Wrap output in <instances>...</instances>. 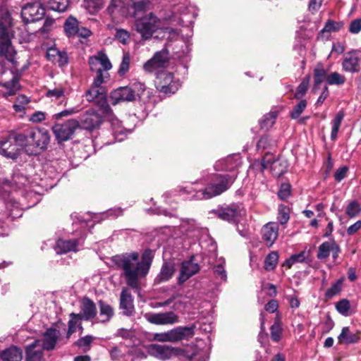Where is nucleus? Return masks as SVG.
<instances>
[{"label":"nucleus","instance_id":"nucleus-1","mask_svg":"<svg viewBox=\"0 0 361 361\" xmlns=\"http://www.w3.org/2000/svg\"><path fill=\"white\" fill-rule=\"evenodd\" d=\"M148 256L149 253L145 252L142 260L139 261L138 253L133 252L116 255L112 258V261L123 271L127 284L137 288L139 279L145 276L149 269L151 259Z\"/></svg>","mask_w":361,"mask_h":361},{"label":"nucleus","instance_id":"nucleus-2","mask_svg":"<svg viewBox=\"0 0 361 361\" xmlns=\"http://www.w3.org/2000/svg\"><path fill=\"white\" fill-rule=\"evenodd\" d=\"M14 139L26 154L34 155L47 148L50 135L45 128H34L16 134Z\"/></svg>","mask_w":361,"mask_h":361},{"label":"nucleus","instance_id":"nucleus-3","mask_svg":"<svg viewBox=\"0 0 361 361\" xmlns=\"http://www.w3.org/2000/svg\"><path fill=\"white\" fill-rule=\"evenodd\" d=\"M0 18V57L13 63L16 51L11 43L12 20L6 10L1 11Z\"/></svg>","mask_w":361,"mask_h":361},{"label":"nucleus","instance_id":"nucleus-4","mask_svg":"<svg viewBox=\"0 0 361 361\" xmlns=\"http://www.w3.org/2000/svg\"><path fill=\"white\" fill-rule=\"evenodd\" d=\"M236 174L218 175L208 186L197 193L198 198L209 199L217 196L226 191L233 183L236 178Z\"/></svg>","mask_w":361,"mask_h":361},{"label":"nucleus","instance_id":"nucleus-5","mask_svg":"<svg viewBox=\"0 0 361 361\" xmlns=\"http://www.w3.org/2000/svg\"><path fill=\"white\" fill-rule=\"evenodd\" d=\"M195 325L190 326H178L164 333H156L154 339L159 342H178L188 340L195 334Z\"/></svg>","mask_w":361,"mask_h":361},{"label":"nucleus","instance_id":"nucleus-6","mask_svg":"<svg viewBox=\"0 0 361 361\" xmlns=\"http://www.w3.org/2000/svg\"><path fill=\"white\" fill-rule=\"evenodd\" d=\"M89 65L90 71L95 73L94 78L109 80V74L108 71L111 69L112 65L108 56L102 51L89 58Z\"/></svg>","mask_w":361,"mask_h":361},{"label":"nucleus","instance_id":"nucleus-7","mask_svg":"<svg viewBox=\"0 0 361 361\" xmlns=\"http://www.w3.org/2000/svg\"><path fill=\"white\" fill-rule=\"evenodd\" d=\"M160 20L152 13L135 20V27L142 38L149 39L160 28Z\"/></svg>","mask_w":361,"mask_h":361},{"label":"nucleus","instance_id":"nucleus-8","mask_svg":"<svg viewBox=\"0 0 361 361\" xmlns=\"http://www.w3.org/2000/svg\"><path fill=\"white\" fill-rule=\"evenodd\" d=\"M155 85L157 89L165 94H173L180 87L178 81L173 80L172 73L161 71L156 73Z\"/></svg>","mask_w":361,"mask_h":361},{"label":"nucleus","instance_id":"nucleus-9","mask_svg":"<svg viewBox=\"0 0 361 361\" xmlns=\"http://www.w3.org/2000/svg\"><path fill=\"white\" fill-rule=\"evenodd\" d=\"M80 126L79 122L75 119H70L63 123H56L52 127V130L59 142L70 140L75 130Z\"/></svg>","mask_w":361,"mask_h":361},{"label":"nucleus","instance_id":"nucleus-10","mask_svg":"<svg viewBox=\"0 0 361 361\" xmlns=\"http://www.w3.org/2000/svg\"><path fill=\"white\" fill-rule=\"evenodd\" d=\"M169 52L163 49L156 52L153 57L146 61L143 65V69L147 73L161 72L169 64Z\"/></svg>","mask_w":361,"mask_h":361},{"label":"nucleus","instance_id":"nucleus-11","mask_svg":"<svg viewBox=\"0 0 361 361\" xmlns=\"http://www.w3.org/2000/svg\"><path fill=\"white\" fill-rule=\"evenodd\" d=\"M17 133H11L6 139L0 142V154L5 157L14 159L23 150L21 145L15 140L14 137Z\"/></svg>","mask_w":361,"mask_h":361},{"label":"nucleus","instance_id":"nucleus-12","mask_svg":"<svg viewBox=\"0 0 361 361\" xmlns=\"http://www.w3.org/2000/svg\"><path fill=\"white\" fill-rule=\"evenodd\" d=\"M45 14V10L40 3L27 4L21 11V16L25 23L41 20Z\"/></svg>","mask_w":361,"mask_h":361},{"label":"nucleus","instance_id":"nucleus-13","mask_svg":"<svg viewBox=\"0 0 361 361\" xmlns=\"http://www.w3.org/2000/svg\"><path fill=\"white\" fill-rule=\"evenodd\" d=\"M107 80H108L100 79L99 78H94L91 87L85 93L86 99L88 102H94L95 99H99L104 104H106V90L103 86V84Z\"/></svg>","mask_w":361,"mask_h":361},{"label":"nucleus","instance_id":"nucleus-14","mask_svg":"<svg viewBox=\"0 0 361 361\" xmlns=\"http://www.w3.org/2000/svg\"><path fill=\"white\" fill-rule=\"evenodd\" d=\"M361 51L352 50L347 52L342 62L343 71L349 73H359L361 70Z\"/></svg>","mask_w":361,"mask_h":361},{"label":"nucleus","instance_id":"nucleus-15","mask_svg":"<svg viewBox=\"0 0 361 361\" xmlns=\"http://www.w3.org/2000/svg\"><path fill=\"white\" fill-rule=\"evenodd\" d=\"M138 93H135V90L130 87H121L111 92L110 101L113 105L120 102H133L135 100Z\"/></svg>","mask_w":361,"mask_h":361},{"label":"nucleus","instance_id":"nucleus-16","mask_svg":"<svg viewBox=\"0 0 361 361\" xmlns=\"http://www.w3.org/2000/svg\"><path fill=\"white\" fill-rule=\"evenodd\" d=\"M149 351L152 355L159 359L167 360L179 355L181 350L167 345L152 344L149 346Z\"/></svg>","mask_w":361,"mask_h":361},{"label":"nucleus","instance_id":"nucleus-17","mask_svg":"<svg viewBox=\"0 0 361 361\" xmlns=\"http://www.w3.org/2000/svg\"><path fill=\"white\" fill-rule=\"evenodd\" d=\"M151 324L157 325L173 324L178 322V317L173 312L152 313L147 316Z\"/></svg>","mask_w":361,"mask_h":361},{"label":"nucleus","instance_id":"nucleus-18","mask_svg":"<svg viewBox=\"0 0 361 361\" xmlns=\"http://www.w3.org/2000/svg\"><path fill=\"white\" fill-rule=\"evenodd\" d=\"M218 216L225 221H235L239 216L245 214L243 207L240 204H232L216 212Z\"/></svg>","mask_w":361,"mask_h":361},{"label":"nucleus","instance_id":"nucleus-19","mask_svg":"<svg viewBox=\"0 0 361 361\" xmlns=\"http://www.w3.org/2000/svg\"><path fill=\"white\" fill-rule=\"evenodd\" d=\"M200 270L198 264L193 260V257L188 261H184L181 264L178 283H183Z\"/></svg>","mask_w":361,"mask_h":361},{"label":"nucleus","instance_id":"nucleus-20","mask_svg":"<svg viewBox=\"0 0 361 361\" xmlns=\"http://www.w3.org/2000/svg\"><path fill=\"white\" fill-rule=\"evenodd\" d=\"M262 239L266 245L271 247L278 238L279 225L276 222H269L262 229Z\"/></svg>","mask_w":361,"mask_h":361},{"label":"nucleus","instance_id":"nucleus-21","mask_svg":"<svg viewBox=\"0 0 361 361\" xmlns=\"http://www.w3.org/2000/svg\"><path fill=\"white\" fill-rule=\"evenodd\" d=\"M40 340H35L25 348V361H42L43 350Z\"/></svg>","mask_w":361,"mask_h":361},{"label":"nucleus","instance_id":"nucleus-22","mask_svg":"<svg viewBox=\"0 0 361 361\" xmlns=\"http://www.w3.org/2000/svg\"><path fill=\"white\" fill-rule=\"evenodd\" d=\"M241 164L239 154H233L216 162L214 167L216 170L233 171Z\"/></svg>","mask_w":361,"mask_h":361},{"label":"nucleus","instance_id":"nucleus-23","mask_svg":"<svg viewBox=\"0 0 361 361\" xmlns=\"http://www.w3.org/2000/svg\"><path fill=\"white\" fill-rule=\"evenodd\" d=\"M60 336L59 331L56 329H48L44 334L42 339L41 341V345L44 350H53L56 344V342Z\"/></svg>","mask_w":361,"mask_h":361},{"label":"nucleus","instance_id":"nucleus-24","mask_svg":"<svg viewBox=\"0 0 361 361\" xmlns=\"http://www.w3.org/2000/svg\"><path fill=\"white\" fill-rule=\"evenodd\" d=\"M101 123V116L94 110L87 111L81 120L82 128L90 130L97 128Z\"/></svg>","mask_w":361,"mask_h":361},{"label":"nucleus","instance_id":"nucleus-25","mask_svg":"<svg viewBox=\"0 0 361 361\" xmlns=\"http://www.w3.org/2000/svg\"><path fill=\"white\" fill-rule=\"evenodd\" d=\"M331 252H332L333 257L336 258L339 252L338 246L333 241L324 242L319 246L317 257L319 259H326Z\"/></svg>","mask_w":361,"mask_h":361},{"label":"nucleus","instance_id":"nucleus-26","mask_svg":"<svg viewBox=\"0 0 361 361\" xmlns=\"http://www.w3.org/2000/svg\"><path fill=\"white\" fill-rule=\"evenodd\" d=\"M360 338V333L359 331H352L349 327L345 326L338 335V340L341 344L349 345L357 343Z\"/></svg>","mask_w":361,"mask_h":361},{"label":"nucleus","instance_id":"nucleus-27","mask_svg":"<svg viewBox=\"0 0 361 361\" xmlns=\"http://www.w3.org/2000/svg\"><path fill=\"white\" fill-rule=\"evenodd\" d=\"M47 57L48 60L54 63H57L61 67L68 63L66 53L62 52L55 47L48 49L47 51Z\"/></svg>","mask_w":361,"mask_h":361},{"label":"nucleus","instance_id":"nucleus-28","mask_svg":"<svg viewBox=\"0 0 361 361\" xmlns=\"http://www.w3.org/2000/svg\"><path fill=\"white\" fill-rule=\"evenodd\" d=\"M78 243L76 240L59 239L55 245V250L58 254L66 253L71 251H77Z\"/></svg>","mask_w":361,"mask_h":361},{"label":"nucleus","instance_id":"nucleus-29","mask_svg":"<svg viewBox=\"0 0 361 361\" xmlns=\"http://www.w3.org/2000/svg\"><path fill=\"white\" fill-rule=\"evenodd\" d=\"M120 308L123 314L131 316L135 313V307L132 295H121Z\"/></svg>","mask_w":361,"mask_h":361},{"label":"nucleus","instance_id":"nucleus-30","mask_svg":"<svg viewBox=\"0 0 361 361\" xmlns=\"http://www.w3.org/2000/svg\"><path fill=\"white\" fill-rule=\"evenodd\" d=\"M80 314L82 318L85 320H90L94 317L97 314V310L94 303L87 298L83 299L82 305L81 307Z\"/></svg>","mask_w":361,"mask_h":361},{"label":"nucleus","instance_id":"nucleus-31","mask_svg":"<svg viewBox=\"0 0 361 361\" xmlns=\"http://www.w3.org/2000/svg\"><path fill=\"white\" fill-rule=\"evenodd\" d=\"M174 272V263L166 262L163 264L160 273L155 280L157 282L168 281L173 275Z\"/></svg>","mask_w":361,"mask_h":361},{"label":"nucleus","instance_id":"nucleus-32","mask_svg":"<svg viewBox=\"0 0 361 361\" xmlns=\"http://www.w3.org/2000/svg\"><path fill=\"white\" fill-rule=\"evenodd\" d=\"M82 316L80 314L71 313L70 314V319L68 321V329L66 334V338H69L71 336L75 333L77 329H79L82 331V327L81 325ZM82 334V332H80Z\"/></svg>","mask_w":361,"mask_h":361},{"label":"nucleus","instance_id":"nucleus-33","mask_svg":"<svg viewBox=\"0 0 361 361\" xmlns=\"http://www.w3.org/2000/svg\"><path fill=\"white\" fill-rule=\"evenodd\" d=\"M0 356L4 361H21L22 352L17 347H11L1 352Z\"/></svg>","mask_w":361,"mask_h":361},{"label":"nucleus","instance_id":"nucleus-34","mask_svg":"<svg viewBox=\"0 0 361 361\" xmlns=\"http://www.w3.org/2000/svg\"><path fill=\"white\" fill-rule=\"evenodd\" d=\"M99 322L105 323L109 322L114 316V311L113 307L102 301H99Z\"/></svg>","mask_w":361,"mask_h":361},{"label":"nucleus","instance_id":"nucleus-35","mask_svg":"<svg viewBox=\"0 0 361 361\" xmlns=\"http://www.w3.org/2000/svg\"><path fill=\"white\" fill-rule=\"evenodd\" d=\"M66 90V88L59 85L52 89H49L46 92V96L51 100H57L65 97Z\"/></svg>","mask_w":361,"mask_h":361},{"label":"nucleus","instance_id":"nucleus-36","mask_svg":"<svg viewBox=\"0 0 361 361\" xmlns=\"http://www.w3.org/2000/svg\"><path fill=\"white\" fill-rule=\"evenodd\" d=\"M69 4V0H48V7L56 11L63 12L65 11Z\"/></svg>","mask_w":361,"mask_h":361},{"label":"nucleus","instance_id":"nucleus-37","mask_svg":"<svg viewBox=\"0 0 361 361\" xmlns=\"http://www.w3.org/2000/svg\"><path fill=\"white\" fill-rule=\"evenodd\" d=\"M78 27V22L76 18L73 17H69L65 23L64 29L66 34L71 36H75L77 34Z\"/></svg>","mask_w":361,"mask_h":361},{"label":"nucleus","instance_id":"nucleus-38","mask_svg":"<svg viewBox=\"0 0 361 361\" xmlns=\"http://www.w3.org/2000/svg\"><path fill=\"white\" fill-rule=\"evenodd\" d=\"M279 262V255L277 252H271L269 253L264 261V269L267 271H273Z\"/></svg>","mask_w":361,"mask_h":361},{"label":"nucleus","instance_id":"nucleus-39","mask_svg":"<svg viewBox=\"0 0 361 361\" xmlns=\"http://www.w3.org/2000/svg\"><path fill=\"white\" fill-rule=\"evenodd\" d=\"M336 310L345 317L350 316L352 314L351 305L346 299H342L336 304Z\"/></svg>","mask_w":361,"mask_h":361},{"label":"nucleus","instance_id":"nucleus-40","mask_svg":"<svg viewBox=\"0 0 361 361\" xmlns=\"http://www.w3.org/2000/svg\"><path fill=\"white\" fill-rule=\"evenodd\" d=\"M326 71L321 66L317 67L314 71V85L313 87V91H315L317 87L326 80Z\"/></svg>","mask_w":361,"mask_h":361},{"label":"nucleus","instance_id":"nucleus-41","mask_svg":"<svg viewBox=\"0 0 361 361\" xmlns=\"http://www.w3.org/2000/svg\"><path fill=\"white\" fill-rule=\"evenodd\" d=\"M277 116L278 113L276 111L266 114L260 122L261 128L266 130L271 128L274 124Z\"/></svg>","mask_w":361,"mask_h":361},{"label":"nucleus","instance_id":"nucleus-42","mask_svg":"<svg viewBox=\"0 0 361 361\" xmlns=\"http://www.w3.org/2000/svg\"><path fill=\"white\" fill-rule=\"evenodd\" d=\"M326 82L330 85H341L345 82V78L338 72H333L327 75Z\"/></svg>","mask_w":361,"mask_h":361},{"label":"nucleus","instance_id":"nucleus-43","mask_svg":"<svg viewBox=\"0 0 361 361\" xmlns=\"http://www.w3.org/2000/svg\"><path fill=\"white\" fill-rule=\"evenodd\" d=\"M310 80V75H307L302 79L295 93L294 97L295 99H300L305 94L309 87Z\"/></svg>","mask_w":361,"mask_h":361},{"label":"nucleus","instance_id":"nucleus-44","mask_svg":"<svg viewBox=\"0 0 361 361\" xmlns=\"http://www.w3.org/2000/svg\"><path fill=\"white\" fill-rule=\"evenodd\" d=\"M343 118V114L339 112L335 117V118L332 121V130L331 133V140H335L337 137V133L339 130V128L341 124V121Z\"/></svg>","mask_w":361,"mask_h":361},{"label":"nucleus","instance_id":"nucleus-45","mask_svg":"<svg viewBox=\"0 0 361 361\" xmlns=\"http://www.w3.org/2000/svg\"><path fill=\"white\" fill-rule=\"evenodd\" d=\"M224 259H221L219 263L214 265L213 267L216 276L223 281H225L227 279V274L224 269Z\"/></svg>","mask_w":361,"mask_h":361},{"label":"nucleus","instance_id":"nucleus-46","mask_svg":"<svg viewBox=\"0 0 361 361\" xmlns=\"http://www.w3.org/2000/svg\"><path fill=\"white\" fill-rule=\"evenodd\" d=\"M343 27V22H336L331 20H329L324 28L322 30V32H336L340 30Z\"/></svg>","mask_w":361,"mask_h":361},{"label":"nucleus","instance_id":"nucleus-47","mask_svg":"<svg viewBox=\"0 0 361 361\" xmlns=\"http://www.w3.org/2000/svg\"><path fill=\"white\" fill-rule=\"evenodd\" d=\"M277 219L281 224H286L290 219L289 208L283 204L279 205Z\"/></svg>","mask_w":361,"mask_h":361},{"label":"nucleus","instance_id":"nucleus-48","mask_svg":"<svg viewBox=\"0 0 361 361\" xmlns=\"http://www.w3.org/2000/svg\"><path fill=\"white\" fill-rule=\"evenodd\" d=\"M130 62V57L129 53H124L118 69V74L120 75H123L128 71Z\"/></svg>","mask_w":361,"mask_h":361},{"label":"nucleus","instance_id":"nucleus-49","mask_svg":"<svg viewBox=\"0 0 361 361\" xmlns=\"http://www.w3.org/2000/svg\"><path fill=\"white\" fill-rule=\"evenodd\" d=\"M307 106V101L305 99L301 100L290 112V117L293 119L298 118L303 112Z\"/></svg>","mask_w":361,"mask_h":361},{"label":"nucleus","instance_id":"nucleus-50","mask_svg":"<svg viewBox=\"0 0 361 361\" xmlns=\"http://www.w3.org/2000/svg\"><path fill=\"white\" fill-rule=\"evenodd\" d=\"M360 211V205L355 201L351 202L346 208V214L350 217L356 216Z\"/></svg>","mask_w":361,"mask_h":361},{"label":"nucleus","instance_id":"nucleus-51","mask_svg":"<svg viewBox=\"0 0 361 361\" xmlns=\"http://www.w3.org/2000/svg\"><path fill=\"white\" fill-rule=\"evenodd\" d=\"M132 6L136 11H142L149 6V0H131Z\"/></svg>","mask_w":361,"mask_h":361},{"label":"nucleus","instance_id":"nucleus-52","mask_svg":"<svg viewBox=\"0 0 361 361\" xmlns=\"http://www.w3.org/2000/svg\"><path fill=\"white\" fill-rule=\"evenodd\" d=\"M290 195V185L288 183H283L281 185L278 192L279 197L282 200H286Z\"/></svg>","mask_w":361,"mask_h":361},{"label":"nucleus","instance_id":"nucleus-53","mask_svg":"<svg viewBox=\"0 0 361 361\" xmlns=\"http://www.w3.org/2000/svg\"><path fill=\"white\" fill-rule=\"evenodd\" d=\"M116 38L122 44H126L130 39V34L125 30H118L116 33Z\"/></svg>","mask_w":361,"mask_h":361},{"label":"nucleus","instance_id":"nucleus-54","mask_svg":"<svg viewBox=\"0 0 361 361\" xmlns=\"http://www.w3.org/2000/svg\"><path fill=\"white\" fill-rule=\"evenodd\" d=\"M281 334L282 329L279 324H274L271 326V337L273 341H279L281 338Z\"/></svg>","mask_w":361,"mask_h":361},{"label":"nucleus","instance_id":"nucleus-55","mask_svg":"<svg viewBox=\"0 0 361 361\" xmlns=\"http://www.w3.org/2000/svg\"><path fill=\"white\" fill-rule=\"evenodd\" d=\"M85 2L89 9H92V11H94L102 8L104 0H85Z\"/></svg>","mask_w":361,"mask_h":361},{"label":"nucleus","instance_id":"nucleus-56","mask_svg":"<svg viewBox=\"0 0 361 361\" xmlns=\"http://www.w3.org/2000/svg\"><path fill=\"white\" fill-rule=\"evenodd\" d=\"M361 30V18L353 20L349 25V32L353 34H357Z\"/></svg>","mask_w":361,"mask_h":361},{"label":"nucleus","instance_id":"nucleus-57","mask_svg":"<svg viewBox=\"0 0 361 361\" xmlns=\"http://www.w3.org/2000/svg\"><path fill=\"white\" fill-rule=\"evenodd\" d=\"M93 339L94 338L92 336H85L78 339L76 342V345L81 348L89 347Z\"/></svg>","mask_w":361,"mask_h":361},{"label":"nucleus","instance_id":"nucleus-58","mask_svg":"<svg viewBox=\"0 0 361 361\" xmlns=\"http://www.w3.org/2000/svg\"><path fill=\"white\" fill-rule=\"evenodd\" d=\"M4 86L10 89L12 92H15L19 89L18 78L13 76L10 81H7L4 83Z\"/></svg>","mask_w":361,"mask_h":361},{"label":"nucleus","instance_id":"nucleus-59","mask_svg":"<svg viewBox=\"0 0 361 361\" xmlns=\"http://www.w3.org/2000/svg\"><path fill=\"white\" fill-rule=\"evenodd\" d=\"M348 171V168L347 166H343L339 168L334 174V178L336 181H341L346 176L347 172Z\"/></svg>","mask_w":361,"mask_h":361},{"label":"nucleus","instance_id":"nucleus-60","mask_svg":"<svg viewBox=\"0 0 361 361\" xmlns=\"http://www.w3.org/2000/svg\"><path fill=\"white\" fill-rule=\"evenodd\" d=\"M45 119V114L42 111H37L31 115L30 121L32 123H40Z\"/></svg>","mask_w":361,"mask_h":361},{"label":"nucleus","instance_id":"nucleus-61","mask_svg":"<svg viewBox=\"0 0 361 361\" xmlns=\"http://www.w3.org/2000/svg\"><path fill=\"white\" fill-rule=\"evenodd\" d=\"M112 128L115 135H122L124 133V129L121 126L120 121L118 120H113L111 122Z\"/></svg>","mask_w":361,"mask_h":361},{"label":"nucleus","instance_id":"nucleus-62","mask_svg":"<svg viewBox=\"0 0 361 361\" xmlns=\"http://www.w3.org/2000/svg\"><path fill=\"white\" fill-rule=\"evenodd\" d=\"M323 0H310L308 6V9L312 13H314L319 9L322 4Z\"/></svg>","mask_w":361,"mask_h":361},{"label":"nucleus","instance_id":"nucleus-63","mask_svg":"<svg viewBox=\"0 0 361 361\" xmlns=\"http://www.w3.org/2000/svg\"><path fill=\"white\" fill-rule=\"evenodd\" d=\"M76 112H77V111L75 109L72 108L70 109H66V110L62 111L58 114H54V118L55 119L58 120L63 117L71 116Z\"/></svg>","mask_w":361,"mask_h":361},{"label":"nucleus","instance_id":"nucleus-64","mask_svg":"<svg viewBox=\"0 0 361 361\" xmlns=\"http://www.w3.org/2000/svg\"><path fill=\"white\" fill-rule=\"evenodd\" d=\"M278 307V302L275 300H271L267 304H266L264 308L266 311L273 313L277 310Z\"/></svg>","mask_w":361,"mask_h":361}]
</instances>
